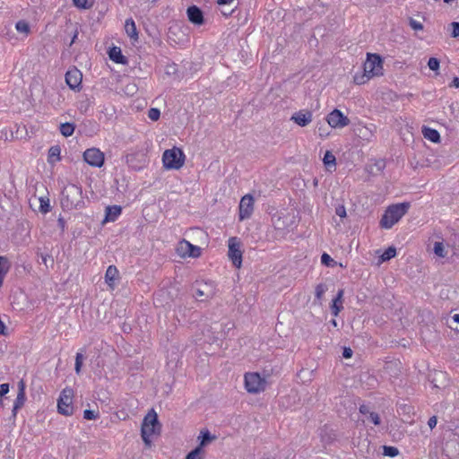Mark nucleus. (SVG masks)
<instances>
[{
  "label": "nucleus",
  "instance_id": "nucleus-6",
  "mask_svg": "<svg viewBox=\"0 0 459 459\" xmlns=\"http://www.w3.org/2000/svg\"><path fill=\"white\" fill-rule=\"evenodd\" d=\"M245 388L249 394L264 392L268 385L266 375H244Z\"/></svg>",
  "mask_w": 459,
  "mask_h": 459
},
{
  "label": "nucleus",
  "instance_id": "nucleus-3",
  "mask_svg": "<svg viewBox=\"0 0 459 459\" xmlns=\"http://www.w3.org/2000/svg\"><path fill=\"white\" fill-rule=\"evenodd\" d=\"M186 160V155L180 148L173 147L164 151L162 154V164L168 170L180 169Z\"/></svg>",
  "mask_w": 459,
  "mask_h": 459
},
{
  "label": "nucleus",
  "instance_id": "nucleus-31",
  "mask_svg": "<svg viewBox=\"0 0 459 459\" xmlns=\"http://www.w3.org/2000/svg\"><path fill=\"white\" fill-rule=\"evenodd\" d=\"M433 251L435 255L440 258L446 257L447 254L442 242H435Z\"/></svg>",
  "mask_w": 459,
  "mask_h": 459
},
{
  "label": "nucleus",
  "instance_id": "nucleus-56",
  "mask_svg": "<svg viewBox=\"0 0 459 459\" xmlns=\"http://www.w3.org/2000/svg\"><path fill=\"white\" fill-rule=\"evenodd\" d=\"M76 38H77V32L74 35V38H73V39H72V41H71V45L74 42V40L76 39Z\"/></svg>",
  "mask_w": 459,
  "mask_h": 459
},
{
  "label": "nucleus",
  "instance_id": "nucleus-14",
  "mask_svg": "<svg viewBox=\"0 0 459 459\" xmlns=\"http://www.w3.org/2000/svg\"><path fill=\"white\" fill-rule=\"evenodd\" d=\"M82 80V74L77 68L69 69L65 74L66 84L72 90H80Z\"/></svg>",
  "mask_w": 459,
  "mask_h": 459
},
{
  "label": "nucleus",
  "instance_id": "nucleus-25",
  "mask_svg": "<svg viewBox=\"0 0 459 459\" xmlns=\"http://www.w3.org/2000/svg\"><path fill=\"white\" fill-rule=\"evenodd\" d=\"M323 162L328 170H332L333 169L335 168V156L330 151H327L325 153Z\"/></svg>",
  "mask_w": 459,
  "mask_h": 459
},
{
  "label": "nucleus",
  "instance_id": "nucleus-4",
  "mask_svg": "<svg viewBox=\"0 0 459 459\" xmlns=\"http://www.w3.org/2000/svg\"><path fill=\"white\" fill-rule=\"evenodd\" d=\"M160 429V423L158 421V415L153 409L143 418L141 427V436L145 445H151V437L156 434Z\"/></svg>",
  "mask_w": 459,
  "mask_h": 459
},
{
  "label": "nucleus",
  "instance_id": "nucleus-1",
  "mask_svg": "<svg viewBox=\"0 0 459 459\" xmlns=\"http://www.w3.org/2000/svg\"><path fill=\"white\" fill-rule=\"evenodd\" d=\"M61 206L64 210L71 211L84 206L82 187L69 184L62 191L60 198Z\"/></svg>",
  "mask_w": 459,
  "mask_h": 459
},
{
  "label": "nucleus",
  "instance_id": "nucleus-9",
  "mask_svg": "<svg viewBox=\"0 0 459 459\" xmlns=\"http://www.w3.org/2000/svg\"><path fill=\"white\" fill-rule=\"evenodd\" d=\"M228 247L229 258L231 260L232 264L237 268H240L242 264V251L240 240L237 237H231L228 241Z\"/></svg>",
  "mask_w": 459,
  "mask_h": 459
},
{
  "label": "nucleus",
  "instance_id": "nucleus-15",
  "mask_svg": "<svg viewBox=\"0 0 459 459\" xmlns=\"http://www.w3.org/2000/svg\"><path fill=\"white\" fill-rule=\"evenodd\" d=\"M312 118H313L312 112L303 109V110H299V111L294 113L291 116L290 120H292L294 123H296L299 126L304 127L312 122Z\"/></svg>",
  "mask_w": 459,
  "mask_h": 459
},
{
  "label": "nucleus",
  "instance_id": "nucleus-38",
  "mask_svg": "<svg viewBox=\"0 0 459 459\" xmlns=\"http://www.w3.org/2000/svg\"><path fill=\"white\" fill-rule=\"evenodd\" d=\"M83 360H84L83 351H78L76 353L75 365H74V368L77 373H79L81 371V368H82Z\"/></svg>",
  "mask_w": 459,
  "mask_h": 459
},
{
  "label": "nucleus",
  "instance_id": "nucleus-50",
  "mask_svg": "<svg viewBox=\"0 0 459 459\" xmlns=\"http://www.w3.org/2000/svg\"><path fill=\"white\" fill-rule=\"evenodd\" d=\"M437 420L436 416H432L428 420L429 427L432 429L437 426Z\"/></svg>",
  "mask_w": 459,
  "mask_h": 459
},
{
  "label": "nucleus",
  "instance_id": "nucleus-29",
  "mask_svg": "<svg viewBox=\"0 0 459 459\" xmlns=\"http://www.w3.org/2000/svg\"><path fill=\"white\" fill-rule=\"evenodd\" d=\"M48 162L54 163L60 160V148L59 146H52L48 151Z\"/></svg>",
  "mask_w": 459,
  "mask_h": 459
},
{
  "label": "nucleus",
  "instance_id": "nucleus-37",
  "mask_svg": "<svg viewBox=\"0 0 459 459\" xmlns=\"http://www.w3.org/2000/svg\"><path fill=\"white\" fill-rule=\"evenodd\" d=\"M396 255V249L393 247H388L381 255L382 261H388Z\"/></svg>",
  "mask_w": 459,
  "mask_h": 459
},
{
  "label": "nucleus",
  "instance_id": "nucleus-45",
  "mask_svg": "<svg viewBox=\"0 0 459 459\" xmlns=\"http://www.w3.org/2000/svg\"><path fill=\"white\" fill-rule=\"evenodd\" d=\"M428 66L432 71H437L439 69V60L436 57H430L428 62Z\"/></svg>",
  "mask_w": 459,
  "mask_h": 459
},
{
  "label": "nucleus",
  "instance_id": "nucleus-24",
  "mask_svg": "<svg viewBox=\"0 0 459 459\" xmlns=\"http://www.w3.org/2000/svg\"><path fill=\"white\" fill-rule=\"evenodd\" d=\"M439 377L437 378V377H429V382L430 383V385H432L433 388H437V389H440V388H444L446 387L447 385H448V379L446 377L445 375H438Z\"/></svg>",
  "mask_w": 459,
  "mask_h": 459
},
{
  "label": "nucleus",
  "instance_id": "nucleus-10",
  "mask_svg": "<svg viewBox=\"0 0 459 459\" xmlns=\"http://www.w3.org/2000/svg\"><path fill=\"white\" fill-rule=\"evenodd\" d=\"M255 209V199L253 195H245L239 202L238 205V220L243 221L251 218Z\"/></svg>",
  "mask_w": 459,
  "mask_h": 459
},
{
  "label": "nucleus",
  "instance_id": "nucleus-39",
  "mask_svg": "<svg viewBox=\"0 0 459 459\" xmlns=\"http://www.w3.org/2000/svg\"><path fill=\"white\" fill-rule=\"evenodd\" d=\"M321 263L328 267H333L335 264V261L326 253L322 255Z\"/></svg>",
  "mask_w": 459,
  "mask_h": 459
},
{
  "label": "nucleus",
  "instance_id": "nucleus-11",
  "mask_svg": "<svg viewBox=\"0 0 459 459\" xmlns=\"http://www.w3.org/2000/svg\"><path fill=\"white\" fill-rule=\"evenodd\" d=\"M83 160L91 167L101 168L105 162L104 153L98 148L92 147L83 152Z\"/></svg>",
  "mask_w": 459,
  "mask_h": 459
},
{
  "label": "nucleus",
  "instance_id": "nucleus-41",
  "mask_svg": "<svg viewBox=\"0 0 459 459\" xmlns=\"http://www.w3.org/2000/svg\"><path fill=\"white\" fill-rule=\"evenodd\" d=\"M384 455L390 457H394L399 454V451L394 446H384Z\"/></svg>",
  "mask_w": 459,
  "mask_h": 459
},
{
  "label": "nucleus",
  "instance_id": "nucleus-51",
  "mask_svg": "<svg viewBox=\"0 0 459 459\" xmlns=\"http://www.w3.org/2000/svg\"><path fill=\"white\" fill-rule=\"evenodd\" d=\"M359 412L361 414L368 415L371 411H369L368 407L365 404L359 406Z\"/></svg>",
  "mask_w": 459,
  "mask_h": 459
},
{
  "label": "nucleus",
  "instance_id": "nucleus-32",
  "mask_svg": "<svg viewBox=\"0 0 459 459\" xmlns=\"http://www.w3.org/2000/svg\"><path fill=\"white\" fill-rule=\"evenodd\" d=\"M328 290V286L325 283H319L315 288V296L318 300H321L325 293Z\"/></svg>",
  "mask_w": 459,
  "mask_h": 459
},
{
  "label": "nucleus",
  "instance_id": "nucleus-35",
  "mask_svg": "<svg viewBox=\"0 0 459 459\" xmlns=\"http://www.w3.org/2000/svg\"><path fill=\"white\" fill-rule=\"evenodd\" d=\"M15 28L21 33L28 34L30 32V25L23 20L17 22Z\"/></svg>",
  "mask_w": 459,
  "mask_h": 459
},
{
  "label": "nucleus",
  "instance_id": "nucleus-48",
  "mask_svg": "<svg viewBox=\"0 0 459 459\" xmlns=\"http://www.w3.org/2000/svg\"><path fill=\"white\" fill-rule=\"evenodd\" d=\"M335 213L336 215H338L340 218H345L346 217V209L344 207L343 204H339L335 207Z\"/></svg>",
  "mask_w": 459,
  "mask_h": 459
},
{
  "label": "nucleus",
  "instance_id": "nucleus-16",
  "mask_svg": "<svg viewBox=\"0 0 459 459\" xmlns=\"http://www.w3.org/2000/svg\"><path fill=\"white\" fill-rule=\"evenodd\" d=\"M343 296L344 290L341 289L338 290L336 297L333 299L331 311L334 316H337L343 308Z\"/></svg>",
  "mask_w": 459,
  "mask_h": 459
},
{
  "label": "nucleus",
  "instance_id": "nucleus-18",
  "mask_svg": "<svg viewBox=\"0 0 459 459\" xmlns=\"http://www.w3.org/2000/svg\"><path fill=\"white\" fill-rule=\"evenodd\" d=\"M187 17L189 21L195 24L200 25L204 22L202 11L195 5L187 8Z\"/></svg>",
  "mask_w": 459,
  "mask_h": 459
},
{
  "label": "nucleus",
  "instance_id": "nucleus-55",
  "mask_svg": "<svg viewBox=\"0 0 459 459\" xmlns=\"http://www.w3.org/2000/svg\"><path fill=\"white\" fill-rule=\"evenodd\" d=\"M58 222L60 223V225H61L62 227H64V225H65V221H64V220H63V219H61V218H60V219L58 220Z\"/></svg>",
  "mask_w": 459,
  "mask_h": 459
},
{
  "label": "nucleus",
  "instance_id": "nucleus-47",
  "mask_svg": "<svg viewBox=\"0 0 459 459\" xmlns=\"http://www.w3.org/2000/svg\"><path fill=\"white\" fill-rule=\"evenodd\" d=\"M98 417V412L92 410H85L83 411V418L86 420H95Z\"/></svg>",
  "mask_w": 459,
  "mask_h": 459
},
{
  "label": "nucleus",
  "instance_id": "nucleus-42",
  "mask_svg": "<svg viewBox=\"0 0 459 459\" xmlns=\"http://www.w3.org/2000/svg\"><path fill=\"white\" fill-rule=\"evenodd\" d=\"M160 111L158 108H152L148 111V117L152 121H157L160 118Z\"/></svg>",
  "mask_w": 459,
  "mask_h": 459
},
{
  "label": "nucleus",
  "instance_id": "nucleus-12",
  "mask_svg": "<svg viewBox=\"0 0 459 459\" xmlns=\"http://www.w3.org/2000/svg\"><path fill=\"white\" fill-rule=\"evenodd\" d=\"M176 252L180 257L183 258L198 257L201 255V248L191 244L186 239H182L178 243Z\"/></svg>",
  "mask_w": 459,
  "mask_h": 459
},
{
  "label": "nucleus",
  "instance_id": "nucleus-27",
  "mask_svg": "<svg viewBox=\"0 0 459 459\" xmlns=\"http://www.w3.org/2000/svg\"><path fill=\"white\" fill-rule=\"evenodd\" d=\"M109 57L111 60L118 64H124L126 62L124 56L121 54V50L118 48H113L110 50Z\"/></svg>",
  "mask_w": 459,
  "mask_h": 459
},
{
  "label": "nucleus",
  "instance_id": "nucleus-7",
  "mask_svg": "<svg viewBox=\"0 0 459 459\" xmlns=\"http://www.w3.org/2000/svg\"><path fill=\"white\" fill-rule=\"evenodd\" d=\"M74 391L72 388H65L57 400V411L60 414L70 416L74 412L73 407Z\"/></svg>",
  "mask_w": 459,
  "mask_h": 459
},
{
  "label": "nucleus",
  "instance_id": "nucleus-17",
  "mask_svg": "<svg viewBox=\"0 0 459 459\" xmlns=\"http://www.w3.org/2000/svg\"><path fill=\"white\" fill-rule=\"evenodd\" d=\"M18 385H19V391H18L16 399L13 403V415H15L16 411L23 406L25 400H26L25 391H24L25 385H24L23 380H21L19 382Z\"/></svg>",
  "mask_w": 459,
  "mask_h": 459
},
{
  "label": "nucleus",
  "instance_id": "nucleus-43",
  "mask_svg": "<svg viewBox=\"0 0 459 459\" xmlns=\"http://www.w3.org/2000/svg\"><path fill=\"white\" fill-rule=\"evenodd\" d=\"M317 134L320 138L325 139L329 136L330 132L328 131V129L325 126L321 125V126H318V127H317Z\"/></svg>",
  "mask_w": 459,
  "mask_h": 459
},
{
  "label": "nucleus",
  "instance_id": "nucleus-52",
  "mask_svg": "<svg viewBox=\"0 0 459 459\" xmlns=\"http://www.w3.org/2000/svg\"><path fill=\"white\" fill-rule=\"evenodd\" d=\"M352 356V351L351 348H344L343 350V357L349 359Z\"/></svg>",
  "mask_w": 459,
  "mask_h": 459
},
{
  "label": "nucleus",
  "instance_id": "nucleus-58",
  "mask_svg": "<svg viewBox=\"0 0 459 459\" xmlns=\"http://www.w3.org/2000/svg\"><path fill=\"white\" fill-rule=\"evenodd\" d=\"M394 365H396V366H398V365H400L401 363H400V361H394Z\"/></svg>",
  "mask_w": 459,
  "mask_h": 459
},
{
  "label": "nucleus",
  "instance_id": "nucleus-22",
  "mask_svg": "<svg viewBox=\"0 0 459 459\" xmlns=\"http://www.w3.org/2000/svg\"><path fill=\"white\" fill-rule=\"evenodd\" d=\"M422 134L426 139L432 143H437L440 142V134L436 129L430 127H423Z\"/></svg>",
  "mask_w": 459,
  "mask_h": 459
},
{
  "label": "nucleus",
  "instance_id": "nucleus-46",
  "mask_svg": "<svg viewBox=\"0 0 459 459\" xmlns=\"http://www.w3.org/2000/svg\"><path fill=\"white\" fill-rule=\"evenodd\" d=\"M409 24H410L411 28L414 30H423L422 23L417 20L412 19V18L410 19Z\"/></svg>",
  "mask_w": 459,
  "mask_h": 459
},
{
  "label": "nucleus",
  "instance_id": "nucleus-20",
  "mask_svg": "<svg viewBox=\"0 0 459 459\" xmlns=\"http://www.w3.org/2000/svg\"><path fill=\"white\" fill-rule=\"evenodd\" d=\"M125 30L126 33L130 37V39L134 40H137L138 32L136 30L135 22L132 18L126 19L125 22Z\"/></svg>",
  "mask_w": 459,
  "mask_h": 459
},
{
  "label": "nucleus",
  "instance_id": "nucleus-2",
  "mask_svg": "<svg viewBox=\"0 0 459 459\" xmlns=\"http://www.w3.org/2000/svg\"><path fill=\"white\" fill-rule=\"evenodd\" d=\"M410 204L407 203L396 204L387 207L380 221L384 229H391L407 212Z\"/></svg>",
  "mask_w": 459,
  "mask_h": 459
},
{
  "label": "nucleus",
  "instance_id": "nucleus-30",
  "mask_svg": "<svg viewBox=\"0 0 459 459\" xmlns=\"http://www.w3.org/2000/svg\"><path fill=\"white\" fill-rule=\"evenodd\" d=\"M74 132V126L71 123H63L60 125V133L65 136H71Z\"/></svg>",
  "mask_w": 459,
  "mask_h": 459
},
{
  "label": "nucleus",
  "instance_id": "nucleus-19",
  "mask_svg": "<svg viewBox=\"0 0 459 459\" xmlns=\"http://www.w3.org/2000/svg\"><path fill=\"white\" fill-rule=\"evenodd\" d=\"M118 278V270L114 265H109L105 273V281L111 290L115 289L116 281Z\"/></svg>",
  "mask_w": 459,
  "mask_h": 459
},
{
  "label": "nucleus",
  "instance_id": "nucleus-33",
  "mask_svg": "<svg viewBox=\"0 0 459 459\" xmlns=\"http://www.w3.org/2000/svg\"><path fill=\"white\" fill-rule=\"evenodd\" d=\"M73 2L80 9H90L94 4V0H73Z\"/></svg>",
  "mask_w": 459,
  "mask_h": 459
},
{
  "label": "nucleus",
  "instance_id": "nucleus-13",
  "mask_svg": "<svg viewBox=\"0 0 459 459\" xmlns=\"http://www.w3.org/2000/svg\"><path fill=\"white\" fill-rule=\"evenodd\" d=\"M326 122L332 128H343L350 124V119L340 109L334 108L326 117Z\"/></svg>",
  "mask_w": 459,
  "mask_h": 459
},
{
  "label": "nucleus",
  "instance_id": "nucleus-34",
  "mask_svg": "<svg viewBox=\"0 0 459 459\" xmlns=\"http://www.w3.org/2000/svg\"><path fill=\"white\" fill-rule=\"evenodd\" d=\"M371 77L367 74L365 71L362 74H357L354 75L353 81L356 84L361 85L369 81Z\"/></svg>",
  "mask_w": 459,
  "mask_h": 459
},
{
  "label": "nucleus",
  "instance_id": "nucleus-54",
  "mask_svg": "<svg viewBox=\"0 0 459 459\" xmlns=\"http://www.w3.org/2000/svg\"><path fill=\"white\" fill-rule=\"evenodd\" d=\"M453 320L456 323H459V314H455L453 316Z\"/></svg>",
  "mask_w": 459,
  "mask_h": 459
},
{
  "label": "nucleus",
  "instance_id": "nucleus-40",
  "mask_svg": "<svg viewBox=\"0 0 459 459\" xmlns=\"http://www.w3.org/2000/svg\"><path fill=\"white\" fill-rule=\"evenodd\" d=\"M202 452L203 449L200 446H197L186 455V459H203L201 456Z\"/></svg>",
  "mask_w": 459,
  "mask_h": 459
},
{
  "label": "nucleus",
  "instance_id": "nucleus-8",
  "mask_svg": "<svg viewBox=\"0 0 459 459\" xmlns=\"http://www.w3.org/2000/svg\"><path fill=\"white\" fill-rule=\"evenodd\" d=\"M364 71L371 78L383 74V61L377 54H368L364 63Z\"/></svg>",
  "mask_w": 459,
  "mask_h": 459
},
{
  "label": "nucleus",
  "instance_id": "nucleus-53",
  "mask_svg": "<svg viewBox=\"0 0 459 459\" xmlns=\"http://www.w3.org/2000/svg\"><path fill=\"white\" fill-rule=\"evenodd\" d=\"M231 2H232V0H217V3L219 4H228L231 3Z\"/></svg>",
  "mask_w": 459,
  "mask_h": 459
},
{
  "label": "nucleus",
  "instance_id": "nucleus-28",
  "mask_svg": "<svg viewBox=\"0 0 459 459\" xmlns=\"http://www.w3.org/2000/svg\"><path fill=\"white\" fill-rule=\"evenodd\" d=\"M198 438L201 439L200 445L198 446H200L202 448L203 446H206L208 443L214 440L216 438V437L211 435L208 430H205V431H201V435L199 436Z\"/></svg>",
  "mask_w": 459,
  "mask_h": 459
},
{
  "label": "nucleus",
  "instance_id": "nucleus-23",
  "mask_svg": "<svg viewBox=\"0 0 459 459\" xmlns=\"http://www.w3.org/2000/svg\"><path fill=\"white\" fill-rule=\"evenodd\" d=\"M121 207L117 205L107 207L105 220L107 221H115L121 214Z\"/></svg>",
  "mask_w": 459,
  "mask_h": 459
},
{
  "label": "nucleus",
  "instance_id": "nucleus-36",
  "mask_svg": "<svg viewBox=\"0 0 459 459\" xmlns=\"http://www.w3.org/2000/svg\"><path fill=\"white\" fill-rule=\"evenodd\" d=\"M39 211L42 213H48L50 211V204L48 198H39Z\"/></svg>",
  "mask_w": 459,
  "mask_h": 459
},
{
  "label": "nucleus",
  "instance_id": "nucleus-5",
  "mask_svg": "<svg viewBox=\"0 0 459 459\" xmlns=\"http://www.w3.org/2000/svg\"><path fill=\"white\" fill-rule=\"evenodd\" d=\"M193 296L199 301L212 299L216 294V285L212 281H197L193 286Z\"/></svg>",
  "mask_w": 459,
  "mask_h": 459
},
{
  "label": "nucleus",
  "instance_id": "nucleus-44",
  "mask_svg": "<svg viewBox=\"0 0 459 459\" xmlns=\"http://www.w3.org/2000/svg\"><path fill=\"white\" fill-rule=\"evenodd\" d=\"M368 419L369 420L370 422H372L376 426H378L381 423L380 416L377 412L371 411L368 415Z\"/></svg>",
  "mask_w": 459,
  "mask_h": 459
},
{
  "label": "nucleus",
  "instance_id": "nucleus-49",
  "mask_svg": "<svg viewBox=\"0 0 459 459\" xmlns=\"http://www.w3.org/2000/svg\"><path fill=\"white\" fill-rule=\"evenodd\" d=\"M451 27L453 29V30H452V37L458 38L459 37V22H453L451 23Z\"/></svg>",
  "mask_w": 459,
  "mask_h": 459
},
{
  "label": "nucleus",
  "instance_id": "nucleus-26",
  "mask_svg": "<svg viewBox=\"0 0 459 459\" xmlns=\"http://www.w3.org/2000/svg\"><path fill=\"white\" fill-rule=\"evenodd\" d=\"M9 270V262L6 257L0 256V287L3 284L4 278Z\"/></svg>",
  "mask_w": 459,
  "mask_h": 459
},
{
  "label": "nucleus",
  "instance_id": "nucleus-21",
  "mask_svg": "<svg viewBox=\"0 0 459 459\" xmlns=\"http://www.w3.org/2000/svg\"><path fill=\"white\" fill-rule=\"evenodd\" d=\"M360 377L359 381L364 389H371L377 385V379L375 375H360Z\"/></svg>",
  "mask_w": 459,
  "mask_h": 459
},
{
  "label": "nucleus",
  "instance_id": "nucleus-57",
  "mask_svg": "<svg viewBox=\"0 0 459 459\" xmlns=\"http://www.w3.org/2000/svg\"><path fill=\"white\" fill-rule=\"evenodd\" d=\"M331 324H332L333 326H337V322H336V320H335V319H333V320L331 321Z\"/></svg>",
  "mask_w": 459,
  "mask_h": 459
}]
</instances>
